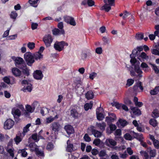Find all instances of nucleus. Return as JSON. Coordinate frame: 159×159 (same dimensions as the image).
Returning <instances> with one entry per match:
<instances>
[{"label":"nucleus","instance_id":"f257e3e1","mask_svg":"<svg viewBox=\"0 0 159 159\" xmlns=\"http://www.w3.org/2000/svg\"><path fill=\"white\" fill-rule=\"evenodd\" d=\"M140 154L144 157V159H151V158L155 157L156 154V151L155 149L150 150L149 156L148 153L146 151H141L140 152Z\"/></svg>","mask_w":159,"mask_h":159},{"label":"nucleus","instance_id":"f03ea898","mask_svg":"<svg viewBox=\"0 0 159 159\" xmlns=\"http://www.w3.org/2000/svg\"><path fill=\"white\" fill-rule=\"evenodd\" d=\"M130 62L132 65L134 66V70L139 74V77H142L141 74L142 73V71L139 68V64L137 63L136 59L135 58H132L130 60Z\"/></svg>","mask_w":159,"mask_h":159},{"label":"nucleus","instance_id":"7ed1b4c3","mask_svg":"<svg viewBox=\"0 0 159 159\" xmlns=\"http://www.w3.org/2000/svg\"><path fill=\"white\" fill-rule=\"evenodd\" d=\"M24 57L28 66H31L34 61V57L30 52L25 53L24 54Z\"/></svg>","mask_w":159,"mask_h":159},{"label":"nucleus","instance_id":"20e7f679","mask_svg":"<svg viewBox=\"0 0 159 159\" xmlns=\"http://www.w3.org/2000/svg\"><path fill=\"white\" fill-rule=\"evenodd\" d=\"M14 61L16 66L20 69L23 68L26 66V64L23 59L20 57H16Z\"/></svg>","mask_w":159,"mask_h":159},{"label":"nucleus","instance_id":"39448f33","mask_svg":"<svg viewBox=\"0 0 159 159\" xmlns=\"http://www.w3.org/2000/svg\"><path fill=\"white\" fill-rule=\"evenodd\" d=\"M68 44L63 41L61 42L56 41L55 43L54 47L56 50H62L65 49L66 46H67Z\"/></svg>","mask_w":159,"mask_h":159},{"label":"nucleus","instance_id":"423d86ee","mask_svg":"<svg viewBox=\"0 0 159 159\" xmlns=\"http://www.w3.org/2000/svg\"><path fill=\"white\" fill-rule=\"evenodd\" d=\"M43 41L47 47H49L53 41V39L51 35L48 34L45 35L43 39Z\"/></svg>","mask_w":159,"mask_h":159},{"label":"nucleus","instance_id":"0eeeda50","mask_svg":"<svg viewBox=\"0 0 159 159\" xmlns=\"http://www.w3.org/2000/svg\"><path fill=\"white\" fill-rule=\"evenodd\" d=\"M14 124V121L11 119L7 120L4 123V128L5 129H11Z\"/></svg>","mask_w":159,"mask_h":159},{"label":"nucleus","instance_id":"6e6552de","mask_svg":"<svg viewBox=\"0 0 159 159\" xmlns=\"http://www.w3.org/2000/svg\"><path fill=\"white\" fill-rule=\"evenodd\" d=\"M64 19L65 21L71 25L75 26L76 25L74 18L72 17L66 16L64 17Z\"/></svg>","mask_w":159,"mask_h":159},{"label":"nucleus","instance_id":"1a4fd4ad","mask_svg":"<svg viewBox=\"0 0 159 159\" xmlns=\"http://www.w3.org/2000/svg\"><path fill=\"white\" fill-rule=\"evenodd\" d=\"M103 111L102 108L100 107L96 109V114L97 119L99 120H102L104 117V116L102 113Z\"/></svg>","mask_w":159,"mask_h":159},{"label":"nucleus","instance_id":"9d476101","mask_svg":"<svg viewBox=\"0 0 159 159\" xmlns=\"http://www.w3.org/2000/svg\"><path fill=\"white\" fill-rule=\"evenodd\" d=\"M105 143L106 145L111 147H114L117 144L116 142L111 139H107L105 142Z\"/></svg>","mask_w":159,"mask_h":159},{"label":"nucleus","instance_id":"9b49d317","mask_svg":"<svg viewBox=\"0 0 159 159\" xmlns=\"http://www.w3.org/2000/svg\"><path fill=\"white\" fill-rule=\"evenodd\" d=\"M34 77L38 80H41L43 77L42 72L40 70H36L34 73Z\"/></svg>","mask_w":159,"mask_h":159},{"label":"nucleus","instance_id":"f8f14e48","mask_svg":"<svg viewBox=\"0 0 159 159\" xmlns=\"http://www.w3.org/2000/svg\"><path fill=\"white\" fill-rule=\"evenodd\" d=\"M67 146L66 147V150L67 152H71L75 150L73 144L71 143L70 140H68L67 141Z\"/></svg>","mask_w":159,"mask_h":159},{"label":"nucleus","instance_id":"ddd939ff","mask_svg":"<svg viewBox=\"0 0 159 159\" xmlns=\"http://www.w3.org/2000/svg\"><path fill=\"white\" fill-rule=\"evenodd\" d=\"M24 136H22L21 134V133L19 132L16 136V137L14 139V140L15 142L16 143L18 144L22 140Z\"/></svg>","mask_w":159,"mask_h":159},{"label":"nucleus","instance_id":"4468645a","mask_svg":"<svg viewBox=\"0 0 159 159\" xmlns=\"http://www.w3.org/2000/svg\"><path fill=\"white\" fill-rule=\"evenodd\" d=\"M26 110L24 112V115L26 116L28 115V113H31L33 112L35 109V107H33L29 105L26 106Z\"/></svg>","mask_w":159,"mask_h":159},{"label":"nucleus","instance_id":"2eb2a0df","mask_svg":"<svg viewBox=\"0 0 159 159\" xmlns=\"http://www.w3.org/2000/svg\"><path fill=\"white\" fill-rule=\"evenodd\" d=\"M53 34L55 35H60L61 34H65L64 30H59L55 28L52 30Z\"/></svg>","mask_w":159,"mask_h":159},{"label":"nucleus","instance_id":"dca6fc26","mask_svg":"<svg viewBox=\"0 0 159 159\" xmlns=\"http://www.w3.org/2000/svg\"><path fill=\"white\" fill-rule=\"evenodd\" d=\"M64 129L67 133L69 134H70L74 132V130L73 127L70 125H67L65 126Z\"/></svg>","mask_w":159,"mask_h":159},{"label":"nucleus","instance_id":"f3484780","mask_svg":"<svg viewBox=\"0 0 159 159\" xmlns=\"http://www.w3.org/2000/svg\"><path fill=\"white\" fill-rule=\"evenodd\" d=\"M60 125L57 122H54L52 124V128L53 130L56 132L58 131L60 127Z\"/></svg>","mask_w":159,"mask_h":159},{"label":"nucleus","instance_id":"a211bd4d","mask_svg":"<svg viewBox=\"0 0 159 159\" xmlns=\"http://www.w3.org/2000/svg\"><path fill=\"white\" fill-rule=\"evenodd\" d=\"M13 74L16 76H19L21 74V71L17 68H13L12 70Z\"/></svg>","mask_w":159,"mask_h":159},{"label":"nucleus","instance_id":"6ab92c4d","mask_svg":"<svg viewBox=\"0 0 159 159\" xmlns=\"http://www.w3.org/2000/svg\"><path fill=\"white\" fill-rule=\"evenodd\" d=\"M43 50H39L38 52H36L34 54V57L36 60L40 59L43 57V55L42 54Z\"/></svg>","mask_w":159,"mask_h":159},{"label":"nucleus","instance_id":"aec40b11","mask_svg":"<svg viewBox=\"0 0 159 159\" xmlns=\"http://www.w3.org/2000/svg\"><path fill=\"white\" fill-rule=\"evenodd\" d=\"M85 97L88 100L93 99L94 97V94L93 92L91 90L88 91L85 94Z\"/></svg>","mask_w":159,"mask_h":159},{"label":"nucleus","instance_id":"412c9836","mask_svg":"<svg viewBox=\"0 0 159 159\" xmlns=\"http://www.w3.org/2000/svg\"><path fill=\"white\" fill-rule=\"evenodd\" d=\"M31 126V124H28L27 125L25 126L24 127L23 129V132L21 133V134L22 136H25L26 133L29 131V128Z\"/></svg>","mask_w":159,"mask_h":159},{"label":"nucleus","instance_id":"4be33fe9","mask_svg":"<svg viewBox=\"0 0 159 159\" xmlns=\"http://www.w3.org/2000/svg\"><path fill=\"white\" fill-rule=\"evenodd\" d=\"M133 133L134 134V137L135 138L137 139L140 142H141L143 140V137L142 134H138L134 132H133Z\"/></svg>","mask_w":159,"mask_h":159},{"label":"nucleus","instance_id":"5701e85b","mask_svg":"<svg viewBox=\"0 0 159 159\" xmlns=\"http://www.w3.org/2000/svg\"><path fill=\"white\" fill-rule=\"evenodd\" d=\"M70 115L74 118H76L78 117L79 113L77 110L73 109L70 111Z\"/></svg>","mask_w":159,"mask_h":159},{"label":"nucleus","instance_id":"b1692460","mask_svg":"<svg viewBox=\"0 0 159 159\" xmlns=\"http://www.w3.org/2000/svg\"><path fill=\"white\" fill-rule=\"evenodd\" d=\"M92 133L95 137L97 138L100 137L102 135V133L95 129H92Z\"/></svg>","mask_w":159,"mask_h":159},{"label":"nucleus","instance_id":"393cba45","mask_svg":"<svg viewBox=\"0 0 159 159\" xmlns=\"http://www.w3.org/2000/svg\"><path fill=\"white\" fill-rule=\"evenodd\" d=\"M97 126L101 130L103 131L105 129L106 124L104 122H102V123H96Z\"/></svg>","mask_w":159,"mask_h":159},{"label":"nucleus","instance_id":"a878e982","mask_svg":"<svg viewBox=\"0 0 159 159\" xmlns=\"http://www.w3.org/2000/svg\"><path fill=\"white\" fill-rule=\"evenodd\" d=\"M32 86L31 84H28L27 85L24 86L22 90L24 92H25L27 90L28 91L30 92L32 90Z\"/></svg>","mask_w":159,"mask_h":159},{"label":"nucleus","instance_id":"bb28decb","mask_svg":"<svg viewBox=\"0 0 159 159\" xmlns=\"http://www.w3.org/2000/svg\"><path fill=\"white\" fill-rule=\"evenodd\" d=\"M109 5L108 4L105 3V4L101 7V9L104 10L105 11L107 12L109 11L111 9L110 6H109Z\"/></svg>","mask_w":159,"mask_h":159},{"label":"nucleus","instance_id":"cd10ccee","mask_svg":"<svg viewBox=\"0 0 159 159\" xmlns=\"http://www.w3.org/2000/svg\"><path fill=\"white\" fill-rule=\"evenodd\" d=\"M29 147L30 148V150L34 151L36 150L38 148H37V145L34 143H31L29 144Z\"/></svg>","mask_w":159,"mask_h":159},{"label":"nucleus","instance_id":"c85d7f7f","mask_svg":"<svg viewBox=\"0 0 159 159\" xmlns=\"http://www.w3.org/2000/svg\"><path fill=\"white\" fill-rule=\"evenodd\" d=\"M5 148L7 152L10 154V155L12 157H13L14 156L13 153V149L12 148H9L7 147H6Z\"/></svg>","mask_w":159,"mask_h":159},{"label":"nucleus","instance_id":"c756f323","mask_svg":"<svg viewBox=\"0 0 159 159\" xmlns=\"http://www.w3.org/2000/svg\"><path fill=\"white\" fill-rule=\"evenodd\" d=\"M93 106V103H86L84 106V108L85 111H88L89 109H91Z\"/></svg>","mask_w":159,"mask_h":159},{"label":"nucleus","instance_id":"7c9ffc66","mask_svg":"<svg viewBox=\"0 0 159 159\" xmlns=\"http://www.w3.org/2000/svg\"><path fill=\"white\" fill-rule=\"evenodd\" d=\"M152 113V116L154 118H157L159 116V111L157 109H155Z\"/></svg>","mask_w":159,"mask_h":159},{"label":"nucleus","instance_id":"2f4dec72","mask_svg":"<svg viewBox=\"0 0 159 159\" xmlns=\"http://www.w3.org/2000/svg\"><path fill=\"white\" fill-rule=\"evenodd\" d=\"M159 91V87H156L154 89L150 91V93L152 95H155Z\"/></svg>","mask_w":159,"mask_h":159},{"label":"nucleus","instance_id":"473e14b6","mask_svg":"<svg viewBox=\"0 0 159 159\" xmlns=\"http://www.w3.org/2000/svg\"><path fill=\"white\" fill-rule=\"evenodd\" d=\"M149 123L153 126L155 127L156 126L157 124V123L156 120L154 119H152L149 120Z\"/></svg>","mask_w":159,"mask_h":159},{"label":"nucleus","instance_id":"72a5a7b5","mask_svg":"<svg viewBox=\"0 0 159 159\" xmlns=\"http://www.w3.org/2000/svg\"><path fill=\"white\" fill-rule=\"evenodd\" d=\"M104 2L110 6H115V0H104Z\"/></svg>","mask_w":159,"mask_h":159},{"label":"nucleus","instance_id":"f704fd0d","mask_svg":"<svg viewBox=\"0 0 159 159\" xmlns=\"http://www.w3.org/2000/svg\"><path fill=\"white\" fill-rule=\"evenodd\" d=\"M22 70L23 73L26 75L28 76L29 75V70L26 67V66L23 68H20Z\"/></svg>","mask_w":159,"mask_h":159},{"label":"nucleus","instance_id":"c9c22d12","mask_svg":"<svg viewBox=\"0 0 159 159\" xmlns=\"http://www.w3.org/2000/svg\"><path fill=\"white\" fill-rule=\"evenodd\" d=\"M57 116L56 115L54 118H53L52 116H50L49 117L47 118L46 121V123L48 124L50 123L53 121L55 118H57Z\"/></svg>","mask_w":159,"mask_h":159},{"label":"nucleus","instance_id":"e433bc0d","mask_svg":"<svg viewBox=\"0 0 159 159\" xmlns=\"http://www.w3.org/2000/svg\"><path fill=\"white\" fill-rule=\"evenodd\" d=\"M12 113L13 115H15L18 116L20 115V111L18 109H13L12 111Z\"/></svg>","mask_w":159,"mask_h":159},{"label":"nucleus","instance_id":"4c0bfd02","mask_svg":"<svg viewBox=\"0 0 159 159\" xmlns=\"http://www.w3.org/2000/svg\"><path fill=\"white\" fill-rule=\"evenodd\" d=\"M99 156L101 158L104 157H107V156L106 152L105 150H101L98 153Z\"/></svg>","mask_w":159,"mask_h":159},{"label":"nucleus","instance_id":"58836bf2","mask_svg":"<svg viewBox=\"0 0 159 159\" xmlns=\"http://www.w3.org/2000/svg\"><path fill=\"white\" fill-rule=\"evenodd\" d=\"M136 48L137 50H149V48L146 45L138 46Z\"/></svg>","mask_w":159,"mask_h":159},{"label":"nucleus","instance_id":"ea45409f","mask_svg":"<svg viewBox=\"0 0 159 159\" xmlns=\"http://www.w3.org/2000/svg\"><path fill=\"white\" fill-rule=\"evenodd\" d=\"M109 116V117H106V120L107 122H112L116 118V116H114V117Z\"/></svg>","mask_w":159,"mask_h":159},{"label":"nucleus","instance_id":"a19ab883","mask_svg":"<svg viewBox=\"0 0 159 159\" xmlns=\"http://www.w3.org/2000/svg\"><path fill=\"white\" fill-rule=\"evenodd\" d=\"M18 153H21V156L23 157H26L27 155V153L25 151V150L24 149L20 150L18 152Z\"/></svg>","mask_w":159,"mask_h":159},{"label":"nucleus","instance_id":"79ce46f5","mask_svg":"<svg viewBox=\"0 0 159 159\" xmlns=\"http://www.w3.org/2000/svg\"><path fill=\"white\" fill-rule=\"evenodd\" d=\"M120 157L121 158L123 159H125L128 156V155L126 153V151H125L124 153L119 152Z\"/></svg>","mask_w":159,"mask_h":159},{"label":"nucleus","instance_id":"37998d69","mask_svg":"<svg viewBox=\"0 0 159 159\" xmlns=\"http://www.w3.org/2000/svg\"><path fill=\"white\" fill-rule=\"evenodd\" d=\"M53 148L54 145L52 143H48L47 147V149L49 151H51L53 149Z\"/></svg>","mask_w":159,"mask_h":159},{"label":"nucleus","instance_id":"c03bdc74","mask_svg":"<svg viewBox=\"0 0 159 159\" xmlns=\"http://www.w3.org/2000/svg\"><path fill=\"white\" fill-rule=\"evenodd\" d=\"M134 80L132 79H129L127 80L126 85L128 86L132 85L134 83Z\"/></svg>","mask_w":159,"mask_h":159},{"label":"nucleus","instance_id":"a18cd8bd","mask_svg":"<svg viewBox=\"0 0 159 159\" xmlns=\"http://www.w3.org/2000/svg\"><path fill=\"white\" fill-rule=\"evenodd\" d=\"M27 46L30 49H33L35 47V43L33 42H29L27 44Z\"/></svg>","mask_w":159,"mask_h":159},{"label":"nucleus","instance_id":"49530a36","mask_svg":"<svg viewBox=\"0 0 159 159\" xmlns=\"http://www.w3.org/2000/svg\"><path fill=\"white\" fill-rule=\"evenodd\" d=\"M39 0H29V3L32 5V6L34 7H36L37 6L34 5L37 4Z\"/></svg>","mask_w":159,"mask_h":159},{"label":"nucleus","instance_id":"de8ad7c7","mask_svg":"<svg viewBox=\"0 0 159 159\" xmlns=\"http://www.w3.org/2000/svg\"><path fill=\"white\" fill-rule=\"evenodd\" d=\"M125 139L127 140H130L132 139V137L128 133H126L124 135Z\"/></svg>","mask_w":159,"mask_h":159},{"label":"nucleus","instance_id":"09e8293b","mask_svg":"<svg viewBox=\"0 0 159 159\" xmlns=\"http://www.w3.org/2000/svg\"><path fill=\"white\" fill-rule=\"evenodd\" d=\"M88 55V53L86 51H82L81 54V57L83 59L86 58Z\"/></svg>","mask_w":159,"mask_h":159},{"label":"nucleus","instance_id":"8fccbe9b","mask_svg":"<svg viewBox=\"0 0 159 159\" xmlns=\"http://www.w3.org/2000/svg\"><path fill=\"white\" fill-rule=\"evenodd\" d=\"M119 121L120 122V125L123 127L125 126L127 124V121L124 120L122 119H120L119 120Z\"/></svg>","mask_w":159,"mask_h":159},{"label":"nucleus","instance_id":"3c124183","mask_svg":"<svg viewBox=\"0 0 159 159\" xmlns=\"http://www.w3.org/2000/svg\"><path fill=\"white\" fill-rule=\"evenodd\" d=\"M17 16V14L16 11H13L11 12L10 16L11 18L15 19Z\"/></svg>","mask_w":159,"mask_h":159},{"label":"nucleus","instance_id":"603ef678","mask_svg":"<svg viewBox=\"0 0 159 159\" xmlns=\"http://www.w3.org/2000/svg\"><path fill=\"white\" fill-rule=\"evenodd\" d=\"M36 155L38 156H43V151L39 150V149L38 148L35 151Z\"/></svg>","mask_w":159,"mask_h":159},{"label":"nucleus","instance_id":"864d4df0","mask_svg":"<svg viewBox=\"0 0 159 159\" xmlns=\"http://www.w3.org/2000/svg\"><path fill=\"white\" fill-rule=\"evenodd\" d=\"M97 76V74L95 72H92L89 74V78L92 80H93L94 78Z\"/></svg>","mask_w":159,"mask_h":159},{"label":"nucleus","instance_id":"5fc2aeb1","mask_svg":"<svg viewBox=\"0 0 159 159\" xmlns=\"http://www.w3.org/2000/svg\"><path fill=\"white\" fill-rule=\"evenodd\" d=\"M101 141L99 139H96L93 141V143L96 146H98L100 143Z\"/></svg>","mask_w":159,"mask_h":159},{"label":"nucleus","instance_id":"6e6d98bb","mask_svg":"<svg viewBox=\"0 0 159 159\" xmlns=\"http://www.w3.org/2000/svg\"><path fill=\"white\" fill-rule=\"evenodd\" d=\"M143 34H137L136 36V38L137 39L139 40L143 39Z\"/></svg>","mask_w":159,"mask_h":159},{"label":"nucleus","instance_id":"4d7b16f0","mask_svg":"<svg viewBox=\"0 0 159 159\" xmlns=\"http://www.w3.org/2000/svg\"><path fill=\"white\" fill-rule=\"evenodd\" d=\"M126 152H127L128 153L129 155H131L133 153V150L131 149V148L130 147H128L127 148L126 150Z\"/></svg>","mask_w":159,"mask_h":159},{"label":"nucleus","instance_id":"13d9d810","mask_svg":"<svg viewBox=\"0 0 159 159\" xmlns=\"http://www.w3.org/2000/svg\"><path fill=\"white\" fill-rule=\"evenodd\" d=\"M152 65L153 67V69L154 70L156 74L158 73H159V70L157 66L153 64H152Z\"/></svg>","mask_w":159,"mask_h":159},{"label":"nucleus","instance_id":"bf43d9fd","mask_svg":"<svg viewBox=\"0 0 159 159\" xmlns=\"http://www.w3.org/2000/svg\"><path fill=\"white\" fill-rule=\"evenodd\" d=\"M153 145L157 149L159 148V141L158 140H155L153 142Z\"/></svg>","mask_w":159,"mask_h":159},{"label":"nucleus","instance_id":"052dcab7","mask_svg":"<svg viewBox=\"0 0 159 159\" xmlns=\"http://www.w3.org/2000/svg\"><path fill=\"white\" fill-rule=\"evenodd\" d=\"M141 85H142V82L140 81H139L137 83L136 85L134 86L133 89L134 90H137V88L139 87Z\"/></svg>","mask_w":159,"mask_h":159},{"label":"nucleus","instance_id":"680f3d73","mask_svg":"<svg viewBox=\"0 0 159 159\" xmlns=\"http://www.w3.org/2000/svg\"><path fill=\"white\" fill-rule=\"evenodd\" d=\"M84 138L85 140L87 142H89L91 140L89 136L87 134H85Z\"/></svg>","mask_w":159,"mask_h":159},{"label":"nucleus","instance_id":"e2e57ef3","mask_svg":"<svg viewBox=\"0 0 159 159\" xmlns=\"http://www.w3.org/2000/svg\"><path fill=\"white\" fill-rule=\"evenodd\" d=\"M17 37L16 34H14L9 36L7 37L8 40H13L15 39Z\"/></svg>","mask_w":159,"mask_h":159},{"label":"nucleus","instance_id":"0e129e2a","mask_svg":"<svg viewBox=\"0 0 159 159\" xmlns=\"http://www.w3.org/2000/svg\"><path fill=\"white\" fill-rule=\"evenodd\" d=\"M87 4L89 7H91L94 4V2L92 0H88Z\"/></svg>","mask_w":159,"mask_h":159},{"label":"nucleus","instance_id":"69168bd1","mask_svg":"<svg viewBox=\"0 0 159 159\" xmlns=\"http://www.w3.org/2000/svg\"><path fill=\"white\" fill-rule=\"evenodd\" d=\"M4 81L8 84H10V81L9 78L7 77H5L3 78Z\"/></svg>","mask_w":159,"mask_h":159},{"label":"nucleus","instance_id":"338daca9","mask_svg":"<svg viewBox=\"0 0 159 159\" xmlns=\"http://www.w3.org/2000/svg\"><path fill=\"white\" fill-rule=\"evenodd\" d=\"M110 128L111 130L114 131L116 128V127L115 125L111 124L110 125Z\"/></svg>","mask_w":159,"mask_h":159},{"label":"nucleus","instance_id":"774afa93","mask_svg":"<svg viewBox=\"0 0 159 159\" xmlns=\"http://www.w3.org/2000/svg\"><path fill=\"white\" fill-rule=\"evenodd\" d=\"M156 36H157L155 34H150L149 35V37L151 40H153L155 39Z\"/></svg>","mask_w":159,"mask_h":159}]
</instances>
